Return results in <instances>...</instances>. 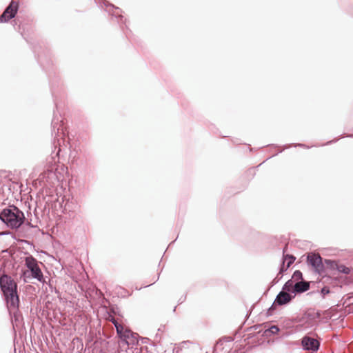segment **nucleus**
Instances as JSON below:
<instances>
[{
    "label": "nucleus",
    "instance_id": "f257e3e1",
    "mask_svg": "<svg viewBox=\"0 0 353 353\" xmlns=\"http://www.w3.org/2000/svg\"><path fill=\"white\" fill-rule=\"evenodd\" d=\"M0 220L12 230L19 229L25 222L23 211L14 205H10L0 212Z\"/></svg>",
    "mask_w": 353,
    "mask_h": 353
},
{
    "label": "nucleus",
    "instance_id": "f03ea898",
    "mask_svg": "<svg viewBox=\"0 0 353 353\" xmlns=\"http://www.w3.org/2000/svg\"><path fill=\"white\" fill-rule=\"evenodd\" d=\"M51 127H52V136L54 137V141H53L52 144L54 147V150H52V152L51 157H52V159H53L54 162H55L56 161L55 158L59 157V154L61 151V149L59 148L60 143H59V139L58 137H59L60 130H63L61 121H59V119L58 118L54 117L52 121Z\"/></svg>",
    "mask_w": 353,
    "mask_h": 353
},
{
    "label": "nucleus",
    "instance_id": "7ed1b4c3",
    "mask_svg": "<svg viewBox=\"0 0 353 353\" xmlns=\"http://www.w3.org/2000/svg\"><path fill=\"white\" fill-rule=\"evenodd\" d=\"M307 263L313 268L314 271L321 275L325 272L324 262L323 258L319 254L310 252L307 254L306 259Z\"/></svg>",
    "mask_w": 353,
    "mask_h": 353
},
{
    "label": "nucleus",
    "instance_id": "20e7f679",
    "mask_svg": "<svg viewBox=\"0 0 353 353\" xmlns=\"http://www.w3.org/2000/svg\"><path fill=\"white\" fill-rule=\"evenodd\" d=\"M0 288L3 295L17 291V284L12 277L6 274L0 276Z\"/></svg>",
    "mask_w": 353,
    "mask_h": 353
},
{
    "label": "nucleus",
    "instance_id": "39448f33",
    "mask_svg": "<svg viewBox=\"0 0 353 353\" xmlns=\"http://www.w3.org/2000/svg\"><path fill=\"white\" fill-rule=\"evenodd\" d=\"M301 345L303 350L314 353L319 350L321 342L309 335H305L301 340Z\"/></svg>",
    "mask_w": 353,
    "mask_h": 353
},
{
    "label": "nucleus",
    "instance_id": "423d86ee",
    "mask_svg": "<svg viewBox=\"0 0 353 353\" xmlns=\"http://www.w3.org/2000/svg\"><path fill=\"white\" fill-rule=\"evenodd\" d=\"M103 3L105 7V11H107L109 14L112 15V17L117 19L118 20V23H125V19H123V16L121 14V10L119 7L115 6L108 1H104Z\"/></svg>",
    "mask_w": 353,
    "mask_h": 353
},
{
    "label": "nucleus",
    "instance_id": "0eeeda50",
    "mask_svg": "<svg viewBox=\"0 0 353 353\" xmlns=\"http://www.w3.org/2000/svg\"><path fill=\"white\" fill-rule=\"evenodd\" d=\"M5 301L7 305L8 311L12 310H17L19 305V296L18 292H12L6 295H3Z\"/></svg>",
    "mask_w": 353,
    "mask_h": 353
},
{
    "label": "nucleus",
    "instance_id": "6e6552de",
    "mask_svg": "<svg viewBox=\"0 0 353 353\" xmlns=\"http://www.w3.org/2000/svg\"><path fill=\"white\" fill-rule=\"evenodd\" d=\"M110 321L115 326L117 333L121 340L126 341V339H129L130 336L134 337V334L130 330L125 328L122 325L119 324L114 318H112Z\"/></svg>",
    "mask_w": 353,
    "mask_h": 353
},
{
    "label": "nucleus",
    "instance_id": "1a4fd4ad",
    "mask_svg": "<svg viewBox=\"0 0 353 353\" xmlns=\"http://www.w3.org/2000/svg\"><path fill=\"white\" fill-rule=\"evenodd\" d=\"M294 298V294L281 290L275 298V303H277L279 306L285 305L290 303Z\"/></svg>",
    "mask_w": 353,
    "mask_h": 353
},
{
    "label": "nucleus",
    "instance_id": "9d476101",
    "mask_svg": "<svg viewBox=\"0 0 353 353\" xmlns=\"http://www.w3.org/2000/svg\"><path fill=\"white\" fill-rule=\"evenodd\" d=\"M234 341L232 336H225L219 339L214 346L213 353H227L228 350L224 351L225 346L224 343H230Z\"/></svg>",
    "mask_w": 353,
    "mask_h": 353
},
{
    "label": "nucleus",
    "instance_id": "9b49d317",
    "mask_svg": "<svg viewBox=\"0 0 353 353\" xmlns=\"http://www.w3.org/2000/svg\"><path fill=\"white\" fill-rule=\"evenodd\" d=\"M310 282L305 280L296 281L294 285V294L296 296V294L304 293L310 290Z\"/></svg>",
    "mask_w": 353,
    "mask_h": 353
},
{
    "label": "nucleus",
    "instance_id": "f8f14e48",
    "mask_svg": "<svg viewBox=\"0 0 353 353\" xmlns=\"http://www.w3.org/2000/svg\"><path fill=\"white\" fill-rule=\"evenodd\" d=\"M280 328L277 325H272L264 330H259L258 333L262 332L261 336L268 338L278 334Z\"/></svg>",
    "mask_w": 353,
    "mask_h": 353
},
{
    "label": "nucleus",
    "instance_id": "ddd939ff",
    "mask_svg": "<svg viewBox=\"0 0 353 353\" xmlns=\"http://www.w3.org/2000/svg\"><path fill=\"white\" fill-rule=\"evenodd\" d=\"M286 256H289V259L287 260L288 262H287L286 265H285V262H284V261L281 262V264L279 268V274H282L284 272H285L288 270V269L291 266V265L296 260V257L292 254H287Z\"/></svg>",
    "mask_w": 353,
    "mask_h": 353
},
{
    "label": "nucleus",
    "instance_id": "4468645a",
    "mask_svg": "<svg viewBox=\"0 0 353 353\" xmlns=\"http://www.w3.org/2000/svg\"><path fill=\"white\" fill-rule=\"evenodd\" d=\"M30 272L32 279H37V281L43 283H46L43 272L39 266H37L35 268L32 269V270H30Z\"/></svg>",
    "mask_w": 353,
    "mask_h": 353
},
{
    "label": "nucleus",
    "instance_id": "2eb2a0df",
    "mask_svg": "<svg viewBox=\"0 0 353 353\" xmlns=\"http://www.w3.org/2000/svg\"><path fill=\"white\" fill-rule=\"evenodd\" d=\"M19 8L18 2L14 0H12L9 5L5 8L6 13L8 12H9L10 14H12L13 13V18H14L18 12Z\"/></svg>",
    "mask_w": 353,
    "mask_h": 353
},
{
    "label": "nucleus",
    "instance_id": "dca6fc26",
    "mask_svg": "<svg viewBox=\"0 0 353 353\" xmlns=\"http://www.w3.org/2000/svg\"><path fill=\"white\" fill-rule=\"evenodd\" d=\"M8 312L11 317L12 324L14 325V323H15V325H17V323H19L20 321H21L23 319L22 314L19 311V308Z\"/></svg>",
    "mask_w": 353,
    "mask_h": 353
},
{
    "label": "nucleus",
    "instance_id": "f3484780",
    "mask_svg": "<svg viewBox=\"0 0 353 353\" xmlns=\"http://www.w3.org/2000/svg\"><path fill=\"white\" fill-rule=\"evenodd\" d=\"M25 265L28 270H32V269L35 268L39 266L37 260L33 257L32 255H29L25 258Z\"/></svg>",
    "mask_w": 353,
    "mask_h": 353
},
{
    "label": "nucleus",
    "instance_id": "a211bd4d",
    "mask_svg": "<svg viewBox=\"0 0 353 353\" xmlns=\"http://www.w3.org/2000/svg\"><path fill=\"white\" fill-rule=\"evenodd\" d=\"M294 283L292 279H289L284 283L281 290L294 294Z\"/></svg>",
    "mask_w": 353,
    "mask_h": 353
},
{
    "label": "nucleus",
    "instance_id": "6ab92c4d",
    "mask_svg": "<svg viewBox=\"0 0 353 353\" xmlns=\"http://www.w3.org/2000/svg\"><path fill=\"white\" fill-rule=\"evenodd\" d=\"M330 293V290L329 287L324 286L323 288H321V290L320 291H319V290L312 291V292H308L307 294V295L312 296L314 294H321V298L324 299L325 296Z\"/></svg>",
    "mask_w": 353,
    "mask_h": 353
},
{
    "label": "nucleus",
    "instance_id": "aec40b11",
    "mask_svg": "<svg viewBox=\"0 0 353 353\" xmlns=\"http://www.w3.org/2000/svg\"><path fill=\"white\" fill-rule=\"evenodd\" d=\"M324 265H326L327 268L330 269V270H336L338 263L334 260L325 259Z\"/></svg>",
    "mask_w": 353,
    "mask_h": 353
},
{
    "label": "nucleus",
    "instance_id": "412c9836",
    "mask_svg": "<svg viewBox=\"0 0 353 353\" xmlns=\"http://www.w3.org/2000/svg\"><path fill=\"white\" fill-rule=\"evenodd\" d=\"M12 19H13V14H10L9 12L6 13V10H4L3 13L0 15V23H7Z\"/></svg>",
    "mask_w": 353,
    "mask_h": 353
},
{
    "label": "nucleus",
    "instance_id": "4be33fe9",
    "mask_svg": "<svg viewBox=\"0 0 353 353\" xmlns=\"http://www.w3.org/2000/svg\"><path fill=\"white\" fill-rule=\"evenodd\" d=\"M336 270L341 273H343L344 274H349L350 273V268L345 266L343 264H338Z\"/></svg>",
    "mask_w": 353,
    "mask_h": 353
},
{
    "label": "nucleus",
    "instance_id": "5701e85b",
    "mask_svg": "<svg viewBox=\"0 0 353 353\" xmlns=\"http://www.w3.org/2000/svg\"><path fill=\"white\" fill-rule=\"evenodd\" d=\"M306 318L316 321L320 317V314L314 311L308 312L305 314Z\"/></svg>",
    "mask_w": 353,
    "mask_h": 353
},
{
    "label": "nucleus",
    "instance_id": "b1692460",
    "mask_svg": "<svg viewBox=\"0 0 353 353\" xmlns=\"http://www.w3.org/2000/svg\"><path fill=\"white\" fill-rule=\"evenodd\" d=\"M292 279L296 280L297 281L303 280V274H302L301 271L295 270L293 273V275H292V277L291 279Z\"/></svg>",
    "mask_w": 353,
    "mask_h": 353
},
{
    "label": "nucleus",
    "instance_id": "393cba45",
    "mask_svg": "<svg viewBox=\"0 0 353 353\" xmlns=\"http://www.w3.org/2000/svg\"><path fill=\"white\" fill-rule=\"evenodd\" d=\"M276 306H279L277 303H275V301L273 302L272 305L267 310L266 314L267 316H272L273 314L274 311L276 310Z\"/></svg>",
    "mask_w": 353,
    "mask_h": 353
},
{
    "label": "nucleus",
    "instance_id": "a878e982",
    "mask_svg": "<svg viewBox=\"0 0 353 353\" xmlns=\"http://www.w3.org/2000/svg\"><path fill=\"white\" fill-rule=\"evenodd\" d=\"M291 146L299 147V148H310L309 146L306 145L304 143H294V144L285 145L283 146V148H284V149H288V148H290Z\"/></svg>",
    "mask_w": 353,
    "mask_h": 353
},
{
    "label": "nucleus",
    "instance_id": "bb28decb",
    "mask_svg": "<svg viewBox=\"0 0 353 353\" xmlns=\"http://www.w3.org/2000/svg\"><path fill=\"white\" fill-rule=\"evenodd\" d=\"M283 277V274H277L276 276L272 280V283H271V287H272L273 285H276L279 281V280H281Z\"/></svg>",
    "mask_w": 353,
    "mask_h": 353
},
{
    "label": "nucleus",
    "instance_id": "cd10ccee",
    "mask_svg": "<svg viewBox=\"0 0 353 353\" xmlns=\"http://www.w3.org/2000/svg\"><path fill=\"white\" fill-rule=\"evenodd\" d=\"M288 250V245H285L284 248H283V258L282 261L285 262V261L289 259V256H286L288 254H285L286 251Z\"/></svg>",
    "mask_w": 353,
    "mask_h": 353
},
{
    "label": "nucleus",
    "instance_id": "c85d7f7f",
    "mask_svg": "<svg viewBox=\"0 0 353 353\" xmlns=\"http://www.w3.org/2000/svg\"><path fill=\"white\" fill-rule=\"evenodd\" d=\"M37 61L38 63L40 64V65L43 68L45 69L46 68V66H45V63H44V61L43 60V57L41 55H38V57H37Z\"/></svg>",
    "mask_w": 353,
    "mask_h": 353
},
{
    "label": "nucleus",
    "instance_id": "c756f323",
    "mask_svg": "<svg viewBox=\"0 0 353 353\" xmlns=\"http://www.w3.org/2000/svg\"><path fill=\"white\" fill-rule=\"evenodd\" d=\"M185 299H186V294L181 296L178 300V304L180 305V304L183 303L185 301Z\"/></svg>",
    "mask_w": 353,
    "mask_h": 353
},
{
    "label": "nucleus",
    "instance_id": "7c9ffc66",
    "mask_svg": "<svg viewBox=\"0 0 353 353\" xmlns=\"http://www.w3.org/2000/svg\"><path fill=\"white\" fill-rule=\"evenodd\" d=\"M119 310V308L117 307H114V306H112L110 308V312L114 314H116L117 313V310Z\"/></svg>",
    "mask_w": 353,
    "mask_h": 353
},
{
    "label": "nucleus",
    "instance_id": "2f4dec72",
    "mask_svg": "<svg viewBox=\"0 0 353 353\" xmlns=\"http://www.w3.org/2000/svg\"><path fill=\"white\" fill-rule=\"evenodd\" d=\"M261 327V325H254V326H252V327H250L248 330L250 331L252 330H257L258 328H260Z\"/></svg>",
    "mask_w": 353,
    "mask_h": 353
},
{
    "label": "nucleus",
    "instance_id": "473e14b6",
    "mask_svg": "<svg viewBox=\"0 0 353 353\" xmlns=\"http://www.w3.org/2000/svg\"><path fill=\"white\" fill-rule=\"evenodd\" d=\"M338 140H339V139H333V140L329 141H327L326 143H325L324 145H330V144H332V143H333L336 142Z\"/></svg>",
    "mask_w": 353,
    "mask_h": 353
},
{
    "label": "nucleus",
    "instance_id": "72a5a7b5",
    "mask_svg": "<svg viewBox=\"0 0 353 353\" xmlns=\"http://www.w3.org/2000/svg\"><path fill=\"white\" fill-rule=\"evenodd\" d=\"M12 233L10 232H0V236H3V235H8V234H11Z\"/></svg>",
    "mask_w": 353,
    "mask_h": 353
},
{
    "label": "nucleus",
    "instance_id": "f704fd0d",
    "mask_svg": "<svg viewBox=\"0 0 353 353\" xmlns=\"http://www.w3.org/2000/svg\"><path fill=\"white\" fill-rule=\"evenodd\" d=\"M27 225L31 228H34V226L33 225H32V223L30 222H28L27 221Z\"/></svg>",
    "mask_w": 353,
    "mask_h": 353
},
{
    "label": "nucleus",
    "instance_id": "c9c22d12",
    "mask_svg": "<svg viewBox=\"0 0 353 353\" xmlns=\"http://www.w3.org/2000/svg\"><path fill=\"white\" fill-rule=\"evenodd\" d=\"M16 30L18 31V32H20V30H21V25H19L18 26V28H16Z\"/></svg>",
    "mask_w": 353,
    "mask_h": 353
},
{
    "label": "nucleus",
    "instance_id": "e433bc0d",
    "mask_svg": "<svg viewBox=\"0 0 353 353\" xmlns=\"http://www.w3.org/2000/svg\"><path fill=\"white\" fill-rule=\"evenodd\" d=\"M249 335H250V336L248 338H251V337L254 336V335L252 333H250Z\"/></svg>",
    "mask_w": 353,
    "mask_h": 353
},
{
    "label": "nucleus",
    "instance_id": "4c0bfd02",
    "mask_svg": "<svg viewBox=\"0 0 353 353\" xmlns=\"http://www.w3.org/2000/svg\"><path fill=\"white\" fill-rule=\"evenodd\" d=\"M26 274V271L23 272L22 275L25 276Z\"/></svg>",
    "mask_w": 353,
    "mask_h": 353
},
{
    "label": "nucleus",
    "instance_id": "58836bf2",
    "mask_svg": "<svg viewBox=\"0 0 353 353\" xmlns=\"http://www.w3.org/2000/svg\"><path fill=\"white\" fill-rule=\"evenodd\" d=\"M347 137H353V134H349V135H347Z\"/></svg>",
    "mask_w": 353,
    "mask_h": 353
},
{
    "label": "nucleus",
    "instance_id": "ea45409f",
    "mask_svg": "<svg viewBox=\"0 0 353 353\" xmlns=\"http://www.w3.org/2000/svg\"><path fill=\"white\" fill-rule=\"evenodd\" d=\"M282 152V150H279L276 154H279V153H281Z\"/></svg>",
    "mask_w": 353,
    "mask_h": 353
},
{
    "label": "nucleus",
    "instance_id": "a19ab883",
    "mask_svg": "<svg viewBox=\"0 0 353 353\" xmlns=\"http://www.w3.org/2000/svg\"><path fill=\"white\" fill-rule=\"evenodd\" d=\"M176 307H174V309H173V312H174L176 311Z\"/></svg>",
    "mask_w": 353,
    "mask_h": 353
}]
</instances>
